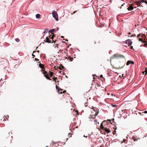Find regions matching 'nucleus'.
<instances>
[{"label": "nucleus", "instance_id": "obj_47", "mask_svg": "<svg viewBox=\"0 0 147 147\" xmlns=\"http://www.w3.org/2000/svg\"><path fill=\"white\" fill-rule=\"evenodd\" d=\"M91 147H93V146H91Z\"/></svg>", "mask_w": 147, "mask_h": 147}, {"label": "nucleus", "instance_id": "obj_41", "mask_svg": "<svg viewBox=\"0 0 147 147\" xmlns=\"http://www.w3.org/2000/svg\"><path fill=\"white\" fill-rule=\"evenodd\" d=\"M145 3L146 4H147V1H145Z\"/></svg>", "mask_w": 147, "mask_h": 147}, {"label": "nucleus", "instance_id": "obj_32", "mask_svg": "<svg viewBox=\"0 0 147 147\" xmlns=\"http://www.w3.org/2000/svg\"><path fill=\"white\" fill-rule=\"evenodd\" d=\"M116 132V131H115L114 132H113V134L114 135L115 134V133Z\"/></svg>", "mask_w": 147, "mask_h": 147}, {"label": "nucleus", "instance_id": "obj_26", "mask_svg": "<svg viewBox=\"0 0 147 147\" xmlns=\"http://www.w3.org/2000/svg\"><path fill=\"white\" fill-rule=\"evenodd\" d=\"M145 72V75H146V74H147V69L146 70ZM144 73H145V71H143V74H144Z\"/></svg>", "mask_w": 147, "mask_h": 147}, {"label": "nucleus", "instance_id": "obj_8", "mask_svg": "<svg viewBox=\"0 0 147 147\" xmlns=\"http://www.w3.org/2000/svg\"><path fill=\"white\" fill-rule=\"evenodd\" d=\"M56 88L58 90V92L59 94H61L62 93L61 91L60 92V90H62L63 89H61L59 88L57 86V85H56Z\"/></svg>", "mask_w": 147, "mask_h": 147}, {"label": "nucleus", "instance_id": "obj_40", "mask_svg": "<svg viewBox=\"0 0 147 147\" xmlns=\"http://www.w3.org/2000/svg\"><path fill=\"white\" fill-rule=\"evenodd\" d=\"M66 91L65 90H64V91H63V93H65V92H66Z\"/></svg>", "mask_w": 147, "mask_h": 147}, {"label": "nucleus", "instance_id": "obj_24", "mask_svg": "<svg viewBox=\"0 0 147 147\" xmlns=\"http://www.w3.org/2000/svg\"><path fill=\"white\" fill-rule=\"evenodd\" d=\"M52 79H53L54 81H55V82H56V80L57 79V77H55V76H53L52 78Z\"/></svg>", "mask_w": 147, "mask_h": 147}, {"label": "nucleus", "instance_id": "obj_30", "mask_svg": "<svg viewBox=\"0 0 147 147\" xmlns=\"http://www.w3.org/2000/svg\"><path fill=\"white\" fill-rule=\"evenodd\" d=\"M70 134H70V133H69V134H68V135H69L68 136H69V138H70L71 137V135H70V136H69V135H70Z\"/></svg>", "mask_w": 147, "mask_h": 147}, {"label": "nucleus", "instance_id": "obj_42", "mask_svg": "<svg viewBox=\"0 0 147 147\" xmlns=\"http://www.w3.org/2000/svg\"><path fill=\"white\" fill-rule=\"evenodd\" d=\"M128 34L129 35L131 34V33H130V32H129V33H128Z\"/></svg>", "mask_w": 147, "mask_h": 147}, {"label": "nucleus", "instance_id": "obj_51", "mask_svg": "<svg viewBox=\"0 0 147 147\" xmlns=\"http://www.w3.org/2000/svg\"><path fill=\"white\" fill-rule=\"evenodd\" d=\"M123 76V74L122 75V76Z\"/></svg>", "mask_w": 147, "mask_h": 147}, {"label": "nucleus", "instance_id": "obj_23", "mask_svg": "<svg viewBox=\"0 0 147 147\" xmlns=\"http://www.w3.org/2000/svg\"><path fill=\"white\" fill-rule=\"evenodd\" d=\"M139 40L140 41H143V43H145V41H143L142 39L141 38H139Z\"/></svg>", "mask_w": 147, "mask_h": 147}, {"label": "nucleus", "instance_id": "obj_15", "mask_svg": "<svg viewBox=\"0 0 147 147\" xmlns=\"http://www.w3.org/2000/svg\"><path fill=\"white\" fill-rule=\"evenodd\" d=\"M36 18L39 19L40 18V15L39 14H37L36 15Z\"/></svg>", "mask_w": 147, "mask_h": 147}, {"label": "nucleus", "instance_id": "obj_54", "mask_svg": "<svg viewBox=\"0 0 147 147\" xmlns=\"http://www.w3.org/2000/svg\"><path fill=\"white\" fill-rule=\"evenodd\" d=\"M59 72H60V73H61V71H59Z\"/></svg>", "mask_w": 147, "mask_h": 147}, {"label": "nucleus", "instance_id": "obj_1", "mask_svg": "<svg viewBox=\"0 0 147 147\" xmlns=\"http://www.w3.org/2000/svg\"><path fill=\"white\" fill-rule=\"evenodd\" d=\"M91 114L90 115V116L92 118H95L98 113V111L97 110V109L96 108L94 109L93 108V109H92V110H91Z\"/></svg>", "mask_w": 147, "mask_h": 147}, {"label": "nucleus", "instance_id": "obj_17", "mask_svg": "<svg viewBox=\"0 0 147 147\" xmlns=\"http://www.w3.org/2000/svg\"><path fill=\"white\" fill-rule=\"evenodd\" d=\"M61 66L58 67L57 68H59V69L61 70L62 69L64 68L63 66L62 65H60Z\"/></svg>", "mask_w": 147, "mask_h": 147}, {"label": "nucleus", "instance_id": "obj_33", "mask_svg": "<svg viewBox=\"0 0 147 147\" xmlns=\"http://www.w3.org/2000/svg\"><path fill=\"white\" fill-rule=\"evenodd\" d=\"M133 46H131L130 49H133Z\"/></svg>", "mask_w": 147, "mask_h": 147}, {"label": "nucleus", "instance_id": "obj_14", "mask_svg": "<svg viewBox=\"0 0 147 147\" xmlns=\"http://www.w3.org/2000/svg\"><path fill=\"white\" fill-rule=\"evenodd\" d=\"M66 58L69 59L70 60V61H72V60L73 59V57H71L69 56H68V57H66Z\"/></svg>", "mask_w": 147, "mask_h": 147}, {"label": "nucleus", "instance_id": "obj_50", "mask_svg": "<svg viewBox=\"0 0 147 147\" xmlns=\"http://www.w3.org/2000/svg\"><path fill=\"white\" fill-rule=\"evenodd\" d=\"M63 42H64V41H63Z\"/></svg>", "mask_w": 147, "mask_h": 147}, {"label": "nucleus", "instance_id": "obj_22", "mask_svg": "<svg viewBox=\"0 0 147 147\" xmlns=\"http://www.w3.org/2000/svg\"><path fill=\"white\" fill-rule=\"evenodd\" d=\"M48 31V29L46 28L45 29L44 31V33H47Z\"/></svg>", "mask_w": 147, "mask_h": 147}, {"label": "nucleus", "instance_id": "obj_45", "mask_svg": "<svg viewBox=\"0 0 147 147\" xmlns=\"http://www.w3.org/2000/svg\"><path fill=\"white\" fill-rule=\"evenodd\" d=\"M134 8H136V7H135Z\"/></svg>", "mask_w": 147, "mask_h": 147}, {"label": "nucleus", "instance_id": "obj_55", "mask_svg": "<svg viewBox=\"0 0 147 147\" xmlns=\"http://www.w3.org/2000/svg\"><path fill=\"white\" fill-rule=\"evenodd\" d=\"M4 119H5V118ZM4 120H5V119H4ZM5 120H6V119H5Z\"/></svg>", "mask_w": 147, "mask_h": 147}, {"label": "nucleus", "instance_id": "obj_11", "mask_svg": "<svg viewBox=\"0 0 147 147\" xmlns=\"http://www.w3.org/2000/svg\"><path fill=\"white\" fill-rule=\"evenodd\" d=\"M104 130L107 133H110L111 132V131L109 129H107V128H105Z\"/></svg>", "mask_w": 147, "mask_h": 147}, {"label": "nucleus", "instance_id": "obj_38", "mask_svg": "<svg viewBox=\"0 0 147 147\" xmlns=\"http://www.w3.org/2000/svg\"><path fill=\"white\" fill-rule=\"evenodd\" d=\"M125 62H124V65H123V66H124L125 65Z\"/></svg>", "mask_w": 147, "mask_h": 147}, {"label": "nucleus", "instance_id": "obj_29", "mask_svg": "<svg viewBox=\"0 0 147 147\" xmlns=\"http://www.w3.org/2000/svg\"><path fill=\"white\" fill-rule=\"evenodd\" d=\"M112 107H116L117 106V105H112Z\"/></svg>", "mask_w": 147, "mask_h": 147}, {"label": "nucleus", "instance_id": "obj_46", "mask_svg": "<svg viewBox=\"0 0 147 147\" xmlns=\"http://www.w3.org/2000/svg\"><path fill=\"white\" fill-rule=\"evenodd\" d=\"M57 82H59V81H57Z\"/></svg>", "mask_w": 147, "mask_h": 147}, {"label": "nucleus", "instance_id": "obj_43", "mask_svg": "<svg viewBox=\"0 0 147 147\" xmlns=\"http://www.w3.org/2000/svg\"><path fill=\"white\" fill-rule=\"evenodd\" d=\"M64 37L63 36H61V37L62 38H63Z\"/></svg>", "mask_w": 147, "mask_h": 147}, {"label": "nucleus", "instance_id": "obj_6", "mask_svg": "<svg viewBox=\"0 0 147 147\" xmlns=\"http://www.w3.org/2000/svg\"><path fill=\"white\" fill-rule=\"evenodd\" d=\"M121 58H124V57L123 56H114V57H113L112 58V59L113 58L115 59L116 58V59H120Z\"/></svg>", "mask_w": 147, "mask_h": 147}, {"label": "nucleus", "instance_id": "obj_39", "mask_svg": "<svg viewBox=\"0 0 147 147\" xmlns=\"http://www.w3.org/2000/svg\"><path fill=\"white\" fill-rule=\"evenodd\" d=\"M84 137H86V138L87 137V136H85V135H84Z\"/></svg>", "mask_w": 147, "mask_h": 147}, {"label": "nucleus", "instance_id": "obj_5", "mask_svg": "<svg viewBox=\"0 0 147 147\" xmlns=\"http://www.w3.org/2000/svg\"><path fill=\"white\" fill-rule=\"evenodd\" d=\"M125 43L128 44V46H130L132 45V42L130 39H128L126 40Z\"/></svg>", "mask_w": 147, "mask_h": 147}, {"label": "nucleus", "instance_id": "obj_21", "mask_svg": "<svg viewBox=\"0 0 147 147\" xmlns=\"http://www.w3.org/2000/svg\"><path fill=\"white\" fill-rule=\"evenodd\" d=\"M50 72L49 73V74H50V77H51L54 74L52 72H51L49 71Z\"/></svg>", "mask_w": 147, "mask_h": 147}, {"label": "nucleus", "instance_id": "obj_16", "mask_svg": "<svg viewBox=\"0 0 147 147\" xmlns=\"http://www.w3.org/2000/svg\"><path fill=\"white\" fill-rule=\"evenodd\" d=\"M55 29H51V30H49V33H51L52 34V32H54V31H55Z\"/></svg>", "mask_w": 147, "mask_h": 147}, {"label": "nucleus", "instance_id": "obj_28", "mask_svg": "<svg viewBox=\"0 0 147 147\" xmlns=\"http://www.w3.org/2000/svg\"><path fill=\"white\" fill-rule=\"evenodd\" d=\"M130 36L131 37H134V36L135 37V36H136V35L135 34H133V35H132L131 36Z\"/></svg>", "mask_w": 147, "mask_h": 147}, {"label": "nucleus", "instance_id": "obj_13", "mask_svg": "<svg viewBox=\"0 0 147 147\" xmlns=\"http://www.w3.org/2000/svg\"><path fill=\"white\" fill-rule=\"evenodd\" d=\"M39 67L41 69H44V67L43 65L41 64V63L39 64Z\"/></svg>", "mask_w": 147, "mask_h": 147}, {"label": "nucleus", "instance_id": "obj_20", "mask_svg": "<svg viewBox=\"0 0 147 147\" xmlns=\"http://www.w3.org/2000/svg\"><path fill=\"white\" fill-rule=\"evenodd\" d=\"M140 114L141 115H143V113H147V111H145L144 112H142L140 113Z\"/></svg>", "mask_w": 147, "mask_h": 147}, {"label": "nucleus", "instance_id": "obj_49", "mask_svg": "<svg viewBox=\"0 0 147 147\" xmlns=\"http://www.w3.org/2000/svg\"><path fill=\"white\" fill-rule=\"evenodd\" d=\"M114 55H116V54H114Z\"/></svg>", "mask_w": 147, "mask_h": 147}, {"label": "nucleus", "instance_id": "obj_12", "mask_svg": "<svg viewBox=\"0 0 147 147\" xmlns=\"http://www.w3.org/2000/svg\"><path fill=\"white\" fill-rule=\"evenodd\" d=\"M104 122V121H103V122L101 123L100 126V127L101 128V129L103 130H104V129L105 128L104 127L103 125V123Z\"/></svg>", "mask_w": 147, "mask_h": 147}, {"label": "nucleus", "instance_id": "obj_34", "mask_svg": "<svg viewBox=\"0 0 147 147\" xmlns=\"http://www.w3.org/2000/svg\"><path fill=\"white\" fill-rule=\"evenodd\" d=\"M35 60L36 61H38V59L37 58H35Z\"/></svg>", "mask_w": 147, "mask_h": 147}, {"label": "nucleus", "instance_id": "obj_3", "mask_svg": "<svg viewBox=\"0 0 147 147\" xmlns=\"http://www.w3.org/2000/svg\"><path fill=\"white\" fill-rule=\"evenodd\" d=\"M52 15L53 17L55 19L56 21L58 20V15L57 12L55 11H52Z\"/></svg>", "mask_w": 147, "mask_h": 147}, {"label": "nucleus", "instance_id": "obj_18", "mask_svg": "<svg viewBox=\"0 0 147 147\" xmlns=\"http://www.w3.org/2000/svg\"><path fill=\"white\" fill-rule=\"evenodd\" d=\"M132 139L134 141H137L138 140V139H137V138L134 136L132 137Z\"/></svg>", "mask_w": 147, "mask_h": 147}, {"label": "nucleus", "instance_id": "obj_37", "mask_svg": "<svg viewBox=\"0 0 147 147\" xmlns=\"http://www.w3.org/2000/svg\"><path fill=\"white\" fill-rule=\"evenodd\" d=\"M63 40H65L66 41H68V40H67V39H63Z\"/></svg>", "mask_w": 147, "mask_h": 147}, {"label": "nucleus", "instance_id": "obj_19", "mask_svg": "<svg viewBox=\"0 0 147 147\" xmlns=\"http://www.w3.org/2000/svg\"><path fill=\"white\" fill-rule=\"evenodd\" d=\"M139 1H138V3H136V4H137L138 3H140V2H142V3H145V1H144V0H139Z\"/></svg>", "mask_w": 147, "mask_h": 147}, {"label": "nucleus", "instance_id": "obj_10", "mask_svg": "<svg viewBox=\"0 0 147 147\" xmlns=\"http://www.w3.org/2000/svg\"><path fill=\"white\" fill-rule=\"evenodd\" d=\"M39 51H34L33 53L32 54V55H34V54L35 53H36L35 54L38 55L39 54Z\"/></svg>", "mask_w": 147, "mask_h": 147}, {"label": "nucleus", "instance_id": "obj_35", "mask_svg": "<svg viewBox=\"0 0 147 147\" xmlns=\"http://www.w3.org/2000/svg\"><path fill=\"white\" fill-rule=\"evenodd\" d=\"M76 11H74L73 12V13L74 14L75 13Z\"/></svg>", "mask_w": 147, "mask_h": 147}, {"label": "nucleus", "instance_id": "obj_2", "mask_svg": "<svg viewBox=\"0 0 147 147\" xmlns=\"http://www.w3.org/2000/svg\"><path fill=\"white\" fill-rule=\"evenodd\" d=\"M53 37H54L52 35H50L49 36V37L50 38V39H49L47 37L46 38L45 42L49 43H53V42H54V41L53 40Z\"/></svg>", "mask_w": 147, "mask_h": 147}, {"label": "nucleus", "instance_id": "obj_44", "mask_svg": "<svg viewBox=\"0 0 147 147\" xmlns=\"http://www.w3.org/2000/svg\"><path fill=\"white\" fill-rule=\"evenodd\" d=\"M71 15H73L74 14V13H71Z\"/></svg>", "mask_w": 147, "mask_h": 147}, {"label": "nucleus", "instance_id": "obj_27", "mask_svg": "<svg viewBox=\"0 0 147 147\" xmlns=\"http://www.w3.org/2000/svg\"><path fill=\"white\" fill-rule=\"evenodd\" d=\"M15 40L16 42H18L20 41V40L18 38H16L15 39Z\"/></svg>", "mask_w": 147, "mask_h": 147}, {"label": "nucleus", "instance_id": "obj_25", "mask_svg": "<svg viewBox=\"0 0 147 147\" xmlns=\"http://www.w3.org/2000/svg\"><path fill=\"white\" fill-rule=\"evenodd\" d=\"M142 37V36H141V34H139L138 36H137V37H138L139 38H140L141 37Z\"/></svg>", "mask_w": 147, "mask_h": 147}, {"label": "nucleus", "instance_id": "obj_52", "mask_svg": "<svg viewBox=\"0 0 147 147\" xmlns=\"http://www.w3.org/2000/svg\"><path fill=\"white\" fill-rule=\"evenodd\" d=\"M146 0H144V1H146Z\"/></svg>", "mask_w": 147, "mask_h": 147}, {"label": "nucleus", "instance_id": "obj_48", "mask_svg": "<svg viewBox=\"0 0 147 147\" xmlns=\"http://www.w3.org/2000/svg\"><path fill=\"white\" fill-rule=\"evenodd\" d=\"M48 147V146H46V147Z\"/></svg>", "mask_w": 147, "mask_h": 147}, {"label": "nucleus", "instance_id": "obj_7", "mask_svg": "<svg viewBox=\"0 0 147 147\" xmlns=\"http://www.w3.org/2000/svg\"><path fill=\"white\" fill-rule=\"evenodd\" d=\"M133 5L132 4L130 5L127 8V9L129 11L133 10L134 8V7H133Z\"/></svg>", "mask_w": 147, "mask_h": 147}, {"label": "nucleus", "instance_id": "obj_53", "mask_svg": "<svg viewBox=\"0 0 147 147\" xmlns=\"http://www.w3.org/2000/svg\"><path fill=\"white\" fill-rule=\"evenodd\" d=\"M34 56V57H35V56H34H34Z\"/></svg>", "mask_w": 147, "mask_h": 147}, {"label": "nucleus", "instance_id": "obj_36", "mask_svg": "<svg viewBox=\"0 0 147 147\" xmlns=\"http://www.w3.org/2000/svg\"><path fill=\"white\" fill-rule=\"evenodd\" d=\"M103 77V76L102 75H100V78H102Z\"/></svg>", "mask_w": 147, "mask_h": 147}, {"label": "nucleus", "instance_id": "obj_4", "mask_svg": "<svg viewBox=\"0 0 147 147\" xmlns=\"http://www.w3.org/2000/svg\"><path fill=\"white\" fill-rule=\"evenodd\" d=\"M42 71H44L43 74L46 78L49 80H51V79H50L48 76V74L47 73V71H45L44 69H42Z\"/></svg>", "mask_w": 147, "mask_h": 147}, {"label": "nucleus", "instance_id": "obj_9", "mask_svg": "<svg viewBox=\"0 0 147 147\" xmlns=\"http://www.w3.org/2000/svg\"><path fill=\"white\" fill-rule=\"evenodd\" d=\"M130 63L132 64H134V62L133 61H131V60L128 61L126 63V65H129Z\"/></svg>", "mask_w": 147, "mask_h": 147}, {"label": "nucleus", "instance_id": "obj_31", "mask_svg": "<svg viewBox=\"0 0 147 147\" xmlns=\"http://www.w3.org/2000/svg\"><path fill=\"white\" fill-rule=\"evenodd\" d=\"M107 121H109L110 123H111V120H110V119H108Z\"/></svg>", "mask_w": 147, "mask_h": 147}]
</instances>
